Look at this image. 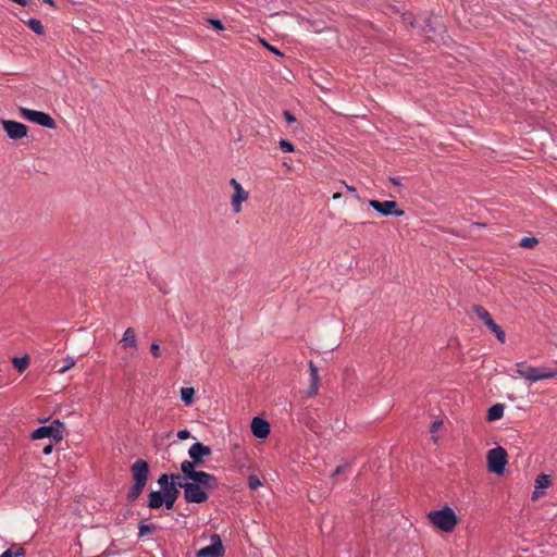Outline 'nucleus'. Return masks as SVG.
Instances as JSON below:
<instances>
[{"label":"nucleus","mask_w":557,"mask_h":557,"mask_svg":"<svg viewBox=\"0 0 557 557\" xmlns=\"http://www.w3.org/2000/svg\"><path fill=\"white\" fill-rule=\"evenodd\" d=\"M208 23L216 30H224L222 22L218 18H208Z\"/></svg>","instance_id":"35"},{"label":"nucleus","mask_w":557,"mask_h":557,"mask_svg":"<svg viewBox=\"0 0 557 557\" xmlns=\"http://www.w3.org/2000/svg\"><path fill=\"white\" fill-rule=\"evenodd\" d=\"M132 474L135 483L147 484L149 475V465L143 459L136 460L132 466Z\"/></svg>","instance_id":"11"},{"label":"nucleus","mask_w":557,"mask_h":557,"mask_svg":"<svg viewBox=\"0 0 557 557\" xmlns=\"http://www.w3.org/2000/svg\"><path fill=\"white\" fill-rule=\"evenodd\" d=\"M278 145L280 148L285 152H293L295 150V146L289 140L281 139Z\"/></svg>","instance_id":"33"},{"label":"nucleus","mask_w":557,"mask_h":557,"mask_svg":"<svg viewBox=\"0 0 557 557\" xmlns=\"http://www.w3.org/2000/svg\"><path fill=\"white\" fill-rule=\"evenodd\" d=\"M197 557H223L224 546L219 534L211 535V544L200 548L197 552Z\"/></svg>","instance_id":"9"},{"label":"nucleus","mask_w":557,"mask_h":557,"mask_svg":"<svg viewBox=\"0 0 557 557\" xmlns=\"http://www.w3.org/2000/svg\"><path fill=\"white\" fill-rule=\"evenodd\" d=\"M27 26L36 34L42 35L45 29L41 22L37 18H30L26 22Z\"/></svg>","instance_id":"26"},{"label":"nucleus","mask_w":557,"mask_h":557,"mask_svg":"<svg viewBox=\"0 0 557 557\" xmlns=\"http://www.w3.org/2000/svg\"><path fill=\"white\" fill-rule=\"evenodd\" d=\"M261 485V482L257 475H250L248 478V486L250 490H257Z\"/></svg>","instance_id":"34"},{"label":"nucleus","mask_w":557,"mask_h":557,"mask_svg":"<svg viewBox=\"0 0 557 557\" xmlns=\"http://www.w3.org/2000/svg\"><path fill=\"white\" fill-rule=\"evenodd\" d=\"M150 352L153 357L158 358L160 356V346L158 343H152L150 346Z\"/></svg>","instance_id":"37"},{"label":"nucleus","mask_w":557,"mask_h":557,"mask_svg":"<svg viewBox=\"0 0 557 557\" xmlns=\"http://www.w3.org/2000/svg\"><path fill=\"white\" fill-rule=\"evenodd\" d=\"M13 366L18 372H23L27 369L29 364V359L27 356L22 358H13Z\"/></svg>","instance_id":"25"},{"label":"nucleus","mask_w":557,"mask_h":557,"mask_svg":"<svg viewBox=\"0 0 557 557\" xmlns=\"http://www.w3.org/2000/svg\"><path fill=\"white\" fill-rule=\"evenodd\" d=\"M21 115L36 124L47 128H55V121L48 114L41 111H36L27 108H20Z\"/></svg>","instance_id":"4"},{"label":"nucleus","mask_w":557,"mask_h":557,"mask_svg":"<svg viewBox=\"0 0 557 557\" xmlns=\"http://www.w3.org/2000/svg\"><path fill=\"white\" fill-rule=\"evenodd\" d=\"M171 484H173L175 487L183 488L184 484H187L188 482L183 481V476L181 474H171Z\"/></svg>","instance_id":"31"},{"label":"nucleus","mask_w":557,"mask_h":557,"mask_svg":"<svg viewBox=\"0 0 557 557\" xmlns=\"http://www.w3.org/2000/svg\"><path fill=\"white\" fill-rule=\"evenodd\" d=\"M504 405L502 404H495L492 407H490L487 411V420L488 421H496L503 418L504 416Z\"/></svg>","instance_id":"20"},{"label":"nucleus","mask_w":557,"mask_h":557,"mask_svg":"<svg viewBox=\"0 0 557 557\" xmlns=\"http://www.w3.org/2000/svg\"><path fill=\"white\" fill-rule=\"evenodd\" d=\"M309 371H310V386L308 389V395L314 396L318 394V391H319L320 375H319L318 368L315 367V364L312 361L309 362Z\"/></svg>","instance_id":"16"},{"label":"nucleus","mask_w":557,"mask_h":557,"mask_svg":"<svg viewBox=\"0 0 557 557\" xmlns=\"http://www.w3.org/2000/svg\"><path fill=\"white\" fill-rule=\"evenodd\" d=\"M517 367V373L522 376V373L527 371V369H530V366H528L525 362H518L516 364Z\"/></svg>","instance_id":"36"},{"label":"nucleus","mask_w":557,"mask_h":557,"mask_svg":"<svg viewBox=\"0 0 557 557\" xmlns=\"http://www.w3.org/2000/svg\"><path fill=\"white\" fill-rule=\"evenodd\" d=\"M230 183L234 187V195L232 197L231 203L234 211L238 213L242 210V203L248 198V193L235 178H232Z\"/></svg>","instance_id":"13"},{"label":"nucleus","mask_w":557,"mask_h":557,"mask_svg":"<svg viewBox=\"0 0 557 557\" xmlns=\"http://www.w3.org/2000/svg\"><path fill=\"white\" fill-rule=\"evenodd\" d=\"M164 495V505L168 509H172L174 504L180 495V490L171 484L165 491H163Z\"/></svg>","instance_id":"17"},{"label":"nucleus","mask_w":557,"mask_h":557,"mask_svg":"<svg viewBox=\"0 0 557 557\" xmlns=\"http://www.w3.org/2000/svg\"><path fill=\"white\" fill-rule=\"evenodd\" d=\"M156 525L154 524H139V532H138V535L140 537L149 534V533H152L154 530H156Z\"/></svg>","instance_id":"30"},{"label":"nucleus","mask_w":557,"mask_h":557,"mask_svg":"<svg viewBox=\"0 0 557 557\" xmlns=\"http://www.w3.org/2000/svg\"><path fill=\"white\" fill-rule=\"evenodd\" d=\"M474 312L478 315V318L480 320H482L484 322V324L496 335L497 339L500 343H505V341H506L505 331L498 324H496L494 322V320L492 319V317L488 313V311H486L481 306H475L474 307Z\"/></svg>","instance_id":"6"},{"label":"nucleus","mask_w":557,"mask_h":557,"mask_svg":"<svg viewBox=\"0 0 557 557\" xmlns=\"http://www.w3.org/2000/svg\"><path fill=\"white\" fill-rule=\"evenodd\" d=\"M267 47H268L269 50H271V52H274L276 54H281V52L277 49H275L274 47L269 46V45H267Z\"/></svg>","instance_id":"44"},{"label":"nucleus","mask_w":557,"mask_h":557,"mask_svg":"<svg viewBox=\"0 0 557 557\" xmlns=\"http://www.w3.org/2000/svg\"><path fill=\"white\" fill-rule=\"evenodd\" d=\"M346 188H347V190H348L349 193L357 194V190H356V188H355V187L349 186V185H346ZM356 197L359 199V196H358V195H356Z\"/></svg>","instance_id":"43"},{"label":"nucleus","mask_w":557,"mask_h":557,"mask_svg":"<svg viewBox=\"0 0 557 557\" xmlns=\"http://www.w3.org/2000/svg\"><path fill=\"white\" fill-rule=\"evenodd\" d=\"M45 3L54 7V0H42Z\"/></svg>","instance_id":"45"},{"label":"nucleus","mask_w":557,"mask_h":557,"mask_svg":"<svg viewBox=\"0 0 557 557\" xmlns=\"http://www.w3.org/2000/svg\"><path fill=\"white\" fill-rule=\"evenodd\" d=\"M53 441H50L48 444L44 445L41 451L44 455H50L53 450Z\"/></svg>","instance_id":"38"},{"label":"nucleus","mask_w":557,"mask_h":557,"mask_svg":"<svg viewBox=\"0 0 557 557\" xmlns=\"http://www.w3.org/2000/svg\"><path fill=\"white\" fill-rule=\"evenodd\" d=\"M190 480H191V482H194L195 484H199L201 487H203L207 491L214 490L219 486L218 479L213 474L205 472V471L197 470V472L194 473V476Z\"/></svg>","instance_id":"12"},{"label":"nucleus","mask_w":557,"mask_h":557,"mask_svg":"<svg viewBox=\"0 0 557 557\" xmlns=\"http://www.w3.org/2000/svg\"><path fill=\"white\" fill-rule=\"evenodd\" d=\"M342 471V467H337L334 472H333V476L337 475L339 472Z\"/></svg>","instance_id":"46"},{"label":"nucleus","mask_w":557,"mask_h":557,"mask_svg":"<svg viewBox=\"0 0 557 557\" xmlns=\"http://www.w3.org/2000/svg\"><path fill=\"white\" fill-rule=\"evenodd\" d=\"M164 504V495L163 492L153 491L149 494V503L148 506L151 509H159Z\"/></svg>","instance_id":"18"},{"label":"nucleus","mask_w":557,"mask_h":557,"mask_svg":"<svg viewBox=\"0 0 557 557\" xmlns=\"http://www.w3.org/2000/svg\"><path fill=\"white\" fill-rule=\"evenodd\" d=\"M75 363H76L75 359L73 357L67 356L63 360V366L58 369V373L59 374H64L67 370L73 368L75 366Z\"/></svg>","instance_id":"28"},{"label":"nucleus","mask_w":557,"mask_h":557,"mask_svg":"<svg viewBox=\"0 0 557 557\" xmlns=\"http://www.w3.org/2000/svg\"><path fill=\"white\" fill-rule=\"evenodd\" d=\"M522 377L530 382H537L547 379L557 377V369H550L547 367H531L522 373Z\"/></svg>","instance_id":"7"},{"label":"nucleus","mask_w":557,"mask_h":557,"mask_svg":"<svg viewBox=\"0 0 557 557\" xmlns=\"http://www.w3.org/2000/svg\"><path fill=\"white\" fill-rule=\"evenodd\" d=\"M539 244V239L535 238V237H523L519 245L522 247V248H533L535 247L536 245Z\"/></svg>","instance_id":"29"},{"label":"nucleus","mask_w":557,"mask_h":557,"mask_svg":"<svg viewBox=\"0 0 557 557\" xmlns=\"http://www.w3.org/2000/svg\"><path fill=\"white\" fill-rule=\"evenodd\" d=\"M170 479L171 474L163 473L160 475L158 484L163 488V491H165V488H168L171 485Z\"/></svg>","instance_id":"32"},{"label":"nucleus","mask_w":557,"mask_h":557,"mask_svg":"<svg viewBox=\"0 0 557 557\" xmlns=\"http://www.w3.org/2000/svg\"><path fill=\"white\" fill-rule=\"evenodd\" d=\"M194 396H195V389L193 387H183L181 389L182 400L186 405H190L194 401Z\"/></svg>","instance_id":"24"},{"label":"nucleus","mask_w":557,"mask_h":557,"mask_svg":"<svg viewBox=\"0 0 557 557\" xmlns=\"http://www.w3.org/2000/svg\"><path fill=\"white\" fill-rule=\"evenodd\" d=\"M542 492L540 490H534L533 493H532V499L535 500L537 498H540L542 496Z\"/></svg>","instance_id":"42"},{"label":"nucleus","mask_w":557,"mask_h":557,"mask_svg":"<svg viewBox=\"0 0 557 557\" xmlns=\"http://www.w3.org/2000/svg\"><path fill=\"white\" fill-rule=\"evenodd\" d=\"M184 497L187 503L201 504L208 500L207 490L201 487L199 484L188 482L183 485Z\"/></svg>","instance_id":"5"},{"label":"nucleus","mask_w":557,"mask_h":557,"mask_svg":"<svg viewBox=\"0 0 557 557\" xmlns=\"http://www.w3.org/2000/svg\"><path fill=\"white\" fill-rule=\"evenodd\" d=\"M120 343L123 347H137V341L135 338V331L132 327H127Z\"/></svg>","instance_id":"19"},{"label":"nucleus","mask_w":557,"mask_h":557,"mask_svg":"<svg viewBox=\"0 0 557 557\" xmlns=\"http://www.w3.org/2000/svg\"><path fill=\"white\" fill-rule=\"evenodd\" d=\"M146 485H143V484H139V483H133V485L131 486L129 491H128V494H127V498L129 502H135L139 495L141 494L143 490L145 488Z\"/></svg>","instance_id":"23"},{"label":"nucleus","mask_w":557,"mask_h":557,"mask_svg":"<svg viewBox=\"0 0 557 557\" xmlns=\"http://www.w3.org/2000/svg\"><path fill=\"white\" fill-rule=\"evenodd\" d=\"M211 454V448L199 442L193 444L188 449L190 459L194 460L197 465H201L205 458L210 457Z\"/></svg>","instance_id":"14"},{"label":"nucleus","mask_w":557,"mask_h":557,"mask_svg":"<svg viewBox=\"0 0 557 557\" xmlns=\"http://www.w3.org/2000/svg\"><path fill=\"white\" fill-rule=\"evenodd\" d=\"M550 484V479L546 474H540L535 480V488L543 490L548 487Z\"/></svg>","instance_id":"27"},{"label":"nucleus","mask_w":557,"mask_h":557,"mask_svg":"<svg viewBox=\"0 0 557 557\" xmlns=\"http://www.w3.org/2000/svg\"><path fill=\"white\" fill-rule=\"evenodd\" d=\"M195 466H198L194 460H184L181 463V470L184 473V478L190 480L194 476V473L197 472L195 470Z\"/></svg>","instance_id":"21"},{"label":"nucleus","mask_w":557,"mask_h":557,"mask_svg":"<svg viewBox=\"0 0 557 557\" xmlns=\"http://www.w3.org/2000/svg\"><path fill=\"white\" fill-rule=\"evenodd\" d=\"M250 428H251L252 434L256 437L262 438V440L267 438L271 431L270 423L260 417H255L252 419Z\"/></svg>","instance_id":"15"},{"label":"nucleus","mask_w":557,"mask_h":557,"mask_svg":"<svg viewBox=\"0 0 557 557\" xmlns=\"http://www.w3.org/2000/svg\"><path fill=\"white\" fill-rule=\"evenodd\" d=\"M189 436H190V433H189V431H188V430H180V431L177 432V437H178L180 440H182V441H183V440H187Z\"/></svg>","instance_id":"39"},{"label":"nucleus","mask_w":557,"mask_h":557,"mask_svg":"<svg viewBox=\"0 0 557 557\" xmlns=\"http://www.w3.org/2000/svg\"><path fill=\"white\" fill-rule=\"evenodd\" d=\"M342 197V194L341 193H335L333 195V199H339Z\"/></svg>","instance_id":"47"},{"label":"nucleus","mask_w":557,"mask_h":557,"mask_svg":"<svg viewBox=\"0 0 557 557\" xmlns=\"http://www.w3.org/2000/svg\"><path fill=\"white\" fill-rule=\"evenodd\" d=\"M442 424H443V422H442V421H435V422H433V424H432V426H431L430 431H431L432 433L437 432V430L442 426Z\"/></svg>","instance_id":"41"},{"label":"nucleus","mask_w":557,"mask_h":557,"mask_svg":"<svg viewBox=\"0 0 557 557\" xmlns=\"http://www.w3.org/2000/svg\"><path fill=\"white\" fill-rule=\"evenodd\" d=\"M283 115H284V117H285L287 123L296 122V117L289 111H284Z\"/></svg>","instance_id":"40"},{"label":"nucleus","mask_w":557,"mask_h":557,"mask_svg":"<svg viewBox=\"0 0 557 557\" xmlns=\"http://www.w3.org/2000/svg\"><path fill=\"white\" fill-rule=\"evenodd\" d=\"M1 125L11 139L17 140L27 136L28 127L21 122L1 120Z\"/></svg>","instance_id":"10"},{"label":"nucleus","mask_w":557,"mask_h":557,"mask_svg":"<svg viewBox=\"0 0 557 557\" xmlns=\"http://www.w3.org/2000/svg\"><path fill=\"white\" fill-rule=\"evenodd\" d=\"M25 549L22 546L13 544L9 549L4 550L1 557H25Z\"/></svg>","instance_id":"22"},{"label":"nucleus","mask_w":557,"mask_h":557,"mask_svg":"<svg viewBox=\"0 0 557 557\" xmlns=\"http://www.w3.org/2000/svg\"><path fill=\"white\" fill-rule=\"evenodd\" d=\"M508 455L505 448L497 446L487 453L488 470L496 474H503L508 462Z\"/></svg>","instance_id":"3"},{"label":"nucleus","mask_w":557,"mask_h":557,"mask_svg":"<svg viewBox=\"0 0 557 557\" xmlns=\"http://www.w3.org/2000/svg\"><path fill=\"white\" fill-rule=\"evenodd\" d=\"M428 518L436 528L444 532H451L458 523V517L449 506L430 511Z\"/></svg>","instance_id":"1"},{"label":"nucleus","mask_w":557,"mask_h":557,"mask_svg":"<svg viewBox=\"0 0 557 557\" xmlns=\"http://www.w3.org/2000/svg\"><path fill=\"white\" fill-rule=\"evenodd\" d=\"M64 424L60 420H54L49 425L39 426L32 433L33 440L49 438L55 443L63 440Z\"/></svg>","instance_id":"2"},{"label":"nucleus","mask_w":557,"mask_h":557,"mask_svg":"<svg viewBox=\"0 0 557 557\" xmlns=\"http://www.w3.org/2000/svg\"><path fill=\"white\" fill-rule=\"evenodd\" d=\"M369 205L379 213H381L384 216L388 215H396L401 216L404 215V211L398 209V203L394 200H385L380 201L375 199L369 200Z\"/></svg>","instance_id":"8"}]
</instances>
